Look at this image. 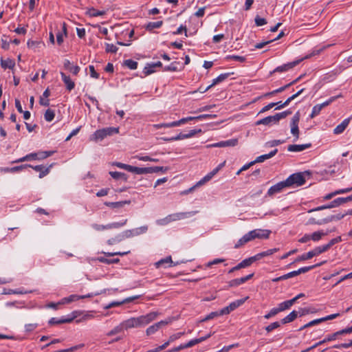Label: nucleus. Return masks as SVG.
I'll use <instances>...</instances> for the list:
<instances>
[{
  "label": "nucleus",
  "mask_w": 352,
  "mask_h": 352,
  "mask_svg": "<svg viewBox=\"0 0 352 352\" xmlns=\"http://www.w3.org/2000/svg\"><path fill=\"white\" fill-rule=\"evenodd\" d=\"M119 129L116 127H107L96 131L89 138L91 141L98 142L104 140L106 137L118 133Z\"/></svg>",
  "instance_id": "nucleus-1"
},
{
  "label": "nucleus",
  "mask_w": 352,
  "mask_h": 352,
  "mask_svg": "<svg viewBox=\"0 0 352 352\" xmlns=\"http://www.w3.org/2000/svg\"><path fill=\"white\" fill-rule=\"evenodd\" d=\"M309 172H300L292 174L289 175L285 180V183L287 187L290 186H302L306 180L305 177V175H309Z\"/></svg>",
  "instance_id": "nucleus-2"
},
{
  "label": "nucleus",
  "mask_w": 352,
  "mask_h": 352,
  "mask_svg": "<svg viewBox=\"0 0 352 352\" xmlns=\"http://www.w3.org/2000/svg\"><path fill=\"white\" fill-rule=\"evenodd\" d=\"M168 170L167 167L164 166H151V167H137V166H131L130 172L134 173L135 174L142 175V174H148V173H158L160 171L165 172Z\"/></svg>",
  "instance_id": "nucleus-3"
},
{
  "label": "nucleus",
  "mask_w": 352,
  "mask_h": 352,
  "mask_svg": "<svg viewBox=\"0 0 352 352\" xmlns=\"http://www.w3.org/2000/svg\"><path fill=\"white\" fill-rule=\"evenodd\" d=\"M158 314H159L158 312L152 311L146 315H142L139 317H137L136 320H137L138 327H144V326L149 324L150 322H151L152 321L155 320V318H157Z\"/></svg>",
  "instance_id": "nucleus-4"
},
{
  "label": "nucleus",
  "mask_w": 352,
  "mask_h": 352,
  "mask_svg": "<svg viewBox=\"0 0 352 352\" xmlns=\"http://www.w3.org/2000/svg\"><path fill=\"white\" fill-rule=\"evenodd\" d=\"M347 202H349L347 197H338V198L334 199L333 201H332L330 204H329L327 205H324V206H319L316 208L310 210L309 211V212L321 210H324V209H327V208H332L342 205Z\"/></svg>",
  "instance_id": "nucleus-5"
},
{
  "label": "nucleus",
  "mask_w": 352,
  "mask_h": 352,
  "mask_svg": "<svg viewBox=\"0 0 352 352\" xmlns=\"http://www.w3.org/2000/svg\"><path fill=\"white\" fill-rule=\"evenodd\" d=\"M322 253H324L320 246H318L312 250L305 253L300 256H298L293 263H298L300 261H305L313 258L314 256H318Z\"/></svg>",
  "instance_id": "nucleus-6"
},
{
  "label": "nucleus",
  "mask_w": 352,
  "mask_h": 352,
  "mask_svg": "<svg viewBox=\"0 0 352 352\" xmlns=\"http://www.w3.org/2000/svg\"><path fill=\"white\" fill-rule=\"evenodd\" d=\"M340 97H342V95L340 94L336 96L331 97L329 100L324 102L323 103L315 105L312 109V112L310 115V117L313 118L315 116H318L322 109V108L329 105L331 102H333Z\"/></svg>",
  "instance_id": "nucleus-7"
},
{
  "label": "nucleus",
  "mask_w": 352,
  "mask_h": 352,
  "mask_svg": "<svg viewBox=\"0 0 352 352\" xmlns=\"http://www.w3.org/2000/svg\"><path fill=\"white\" fill-rule=\"evenodd\" d=\"M300 121V113L296 112L291 120V133L294 136V140L299 138L298 122Z\"/></svg>",
  "instance_id": "nucleus-8"
},
{
  "label": "nucleus",
  "mask_w": 352,
  "mask_h": 352,
  "mask_svg": "<svg viewBox=\"0 0 352 352\" xmlns=\"http://www.w3.org/2000/svg\"><path fill=\"white\" fill-rule=\"evenodd\" d=\"M250 232L252 236V239L254 240L255 239H268L271 231L264 229H255L250 231Z\"/></svg>",
  "instance_id": "nucleus-9"
},
{
  "label": "nucleus",
  "mask_w": 352,
  "mask_h": 352,
  "mask_svg": "<svg viewBox=\"0 0 352 352\" xmlns=\"http://www.w3.org/2000/svg\"><path fill=\"white\" fill-rule=\"evenodd\" d=\"M287 187V186L285 181L280 182L269 188L267 192V195L269 197H272L274 195L280 192L285 188Z\"/></svg>",
  "instance_id": "nucleus-10"
},
{
  "label": "nucleus",
  "mask_w": 352,
  "mask_h": 352,
  "mask_svg": "<svg viewBox=\"0 0 352 352\" xmlns=\"http://www.w3.org/2000/svg\"><path fill=\"white\" fill-rule=\"evenodd\" d=\"M170 322V320H161L147 328L146 333L147 336H151L157 332L162 326L168 324Z\"/></svg>",
  "instance_id": "nucleus-11"
},
{
  "label": "nucleus",
  "mask_w": 352,
  "mask_h": 352,
  "mask_svg": "<svg viewBox=\"0 0 352 352\" xmlns=\"http://www.w3.org/2000/svg\"><path fill=\"white\" fill-rule=\"evenodd\" d=\"M41 151H38L37 153H31L30 154L26 155L25 156L19 158L16 160L12 161V164H16V163H20L23 162L25 161H32V160H41L42 158L40 155Z\"/></svg>",
  "instance_id": "nucleus-12"
},
{
  "label": "nucleus",
  "mask_w": 352,
  "mask_h": 352,
  "mask_svg": "<svg viewBox=\"0 0 352 352\" xmlns=\"http://www.w3.org/2000/svg\"><path fill=\"white\" fill-rule=\"evenodd\" d=\"M197 212V211H190V212H177L174 214H169L170 217L171 221H179L181 219L189 218L190 217L194 216Z\"/></svg>",
  "instance_id": "nucleus-13"
},
{
  "label": "nucleus",
  "mask_w": 352,
  "mask_h": 352,
  "mask_svg": "<svg viewBox=\"0 0 352 352\" xmlns=\"http://www.w3.org/2000/svg\"><path fill=\"white\" fill-rule=\"evenodd\" d=\"M347 214L348 213H346V214L338 213V214H336L334 215H330V216L327 217L326 218L318 220L317 221V223H318V225H322V224H325V223H329V222H331L333 221H339V220L342 219V218H344V216Z\"/></svg>",
  "instance_id": "nucleus-14"
},
{
  "label": "nucleus",
  "mask_w": 352,
  "mask_h": 352,
  "mask_svg": "<svg viewBox=\"0 0 352 352\" xmlns=\"http://www.w3.org/2000/svg\"><path fill=\"white\" fill-rule=\"evenodd\" d=\"M253 241L252 236L250 232L244 234L241 238H240L237 242L234 245V248L239 249L243 247L246 243L250 241Z\"/></svg>",
  "instance_id": "nucleus-15"
},
{
  "label": "nucleus",
  "mask_w": 352,
  "mask_h": 352,
  "mask_svg": "<svg viewBox=\"0 0 352 352\" xmlns=\"http://www.w3.org/2000/svg\"><path fill=\"white\" fill-rule=\"evenodd\" d=\"M300 60H295L291 63H288L286 64H284L283 65L277 67L275 69L273 70V72H271V74L275 73V72H287L290 69H292L295 66H296L298 64H299Z\"/></svg>",
  "instance_id": "nucleus-16"
},
{
  "label": "nucleus",
  "mask_w": 352,
  "mask_h": 352,
  "mask_svg": "<svg viewBox=\"0 0 352 352\" xmlns=\"http://www.w3.org/2000/svg\"><path fill=\"white\" fill-rule=\"evenodd\" d=\"M253 276H254V273H252V274H250L244 277L231 280L228 283L229 286L230 287H237L241 284L245 283L246 281L250 280Z\"/></svg>",
  "instance_id": "nucleus-17"
},
{
  "label": "nucleus",
  "mask_w": 352,
  "mask_h": 352,
  "mask_svg": "<svg viewBox=\"0 0 352 352\" xmlns=\"http://www.w3.org/2000/svg\"><path fill=\"white\" fill-rule=\"evenodd\" d=\"M53 164H50L48 167H45L43 165H36L32 166L30 168H33L34 170L39 172V178H43L46 176L49 173L50 168L52 167Z\"/></svg>",
  "instance_id": "nucleus-18"
},
{
  "label": "nucleus",
  "mask_w": 352,
  "mask_h": 352,
  "mask_svg": "<svg viewBox=\"0 0 352 352\" xmlns=\"http://www.w3.org/2000/svg\"><path fill=\"white\" fill-rule=\"evenodd\" d=\"M311 146V143L304 144H290L287 147L288 151L290 152H300Z\"/></svg>",
  "instance_id": "nucleus-19"
},
{
  "label": "nucleus",
  "mask_w": 352,
  "mask_h": 352,
  "mask_svg": "<svg viewBox=\"0 0 352 352\" xmlns=\"http://www.w3.org/2000/svg\"><path fill=\"white\" fill-rule=\"evenodd\" d=\"M278 122L276 119V116H270L267 117H265L264 118H262L256 122V125H270L272 124H278Z\"/></svg>",
  "instance_id": "nucleus-20"
},
{
  "label": "nucleus",
  "mask_w": 352,
  "mask_h": 352,
  "mask_svg": "<svg viewBox=\"0 0 352 352\" xmlns=\"http://www.w3.org/2000/svg\"><path fill=\"white\" fill-rule=\"evenodd\" d=\"M231 74L232 73H224V74H220L217 78H214L212 80V83L211 85H210L209 86H208L202 92H205V91H208L209 89H210L212 87H213L214 85L223 82V80L227 79L230 76Z\"/></svg>",
  "instance_id": "nucleus-21"
},
{
  "label": "nucleus",
  "mask_w": 352,
  "mask_h": 352,
  "mask_svg": "<svg viewBox=\"0 0 352 352\" xmlns=\"http://www.w3.org/2000/svg\"><path fill=\"white\" fill-rule=\"evenodd\" d=\"M351 120V118L344 119L340 124H338L333 130L334 134L338 135L344 132L348 126Z\"/></svg>",
  "instance_id": "nucleus-22"
},
{
  "label": "nucleus",
  "mask_w": 352,
  "mask_h": 352,
  "mask_svg": "<svg viewBox=\"0 0 352 352\" xmlns=\"http://www.w3.org/2000/svg\"><path fill=\"white\" fill-rule=\"evenodd\" d=\"M162 67V63L160 61H157V63H148L144 67L143 73L145 76H148V75L153 74V72H155V70L151 69V67Z\"/></svg>",
  "instance_id": "nucleus-23"
},
{
  "label": "nucleus",
  "mask_w": 352,
  "mask_h": 352,
  "mask_svg": "<svg viewBox=\"0 0 352 352\" xmlns=\"http://www.w3.org/2000/svg\"><path fill=\"white\" fill-rule=\"evenodd\" d=\"M60 76L63 81L66 85L67 90L71 91L75 87V83L72 80L69 76H67L64 72H60Z\"/></svg>",
  "instance_id": "nucleus-24"
},
{
  "label": "nucleus",
  "mask_w": 352,
  "mask_h": 352,
  "mask_svg": "<svg viewBox=\"0 0 352 352\" xmlns=\"http://www.w3.org/2000/svg\"><path fill=\"white\" fill-rule=\"evenodd\" d=\"M326 262H327V261H323L318 263L317 264H315L314 265L300 267L298 270H296L297 276L300 274H302V273H306L316 267H320V266L324 265V263H326Z\"/></svg>",
  "instance_id": "nucleus-25"
},
{
  "label": "nucleus",
  "mask_w": 352,
  "mask_h": 352,
  "mask_svg": "<svg viewBox=\"0 0 352 352\" xmlns=\"http://www.w3.org/2000/svg\"><path fill=\"white\" fill-rule=\"evenodd\" d=\"M121 323L124 329L138 328L136 318H131L128 320L123 321Z\"/></svg>",
  "instance_id": "nucleus-26"
},
{
  "label": "nucleus",
  "mask_w": 352,
  "mask_h": 352,
  "mask_svg": "<svg viewBox=\"0 0 352 352\" xmlns=\"http://www.w3.org/2000/svg\"><path fill=\"white\" fill-rule=\"evenodd\" d=\"M74 319V317L72 318H62L60 319H58L57 318H52L49 320V324L50 325H54V324H60L63 323H69L71 322Z\"/></svg>",
  "instance_id": "nucleus-27"
},
{
  "label": "nucleus",
  "mask_w": 352,
  "mask_h": 352,
  "mask_svg": "<svg viewBox=\"0 0 352 352\" xmlns=\"http://www.w3.org/2000/svg\"><path fill=\"white\" fill-rule=\"evenodd\" d=\"M341 335H342V333H341V330L336 331L331 335H328L322 340L319 341L318 342V344L322 345L326 342L335 340L338 338V336Z\"/></svg>",
  "instance_id": "nucleus-28"
},
{
  "label": "nucleus",
  "mask_w": 352,
  "mask_h": 352,
  "mask_svg": "<svg viewBox=\"0 0 352 352\" xmlns=\"http://www.w3.org/2000/svg\"><path fill=\"white\" fill-rule=\"evenodd\" d=\"M342 241L341 236H337L336 238H333L331 239L328 243L321 245V248L322 249L323 252H325L328 251L333 245H334L336 243H338Z\"/></svg>",
  "instance_id": "nucleus-29"
},
{
  "label": "nucleus",
  "mask_w": 352,
  "mask_h": 352,
  "mask_svg": "<svg viewBox=\"0 0 352 352\" xmlns=\"http://www.w3.org/2000/svg\"><path fill=\"white\" fill-rule=\"evenodd\" d=\"M277 152H278V149L275 148L274 150L272 151L268 154H265V155H260V156L257 157L256 158V160H254L255 164L256 163L263 162L265 160H268V159L274 157L277 153Z\"/></svg>",
  "instance_id": "nucleus-30"
},
{
  "label": "nucleus",
  "mask_w": 352,
  "mask_h": 352,
  "mask_svg": "<svg viewBox=\"0 0 352 352\" xmlns=\"http://www.w3.org/2000/svg\"><path fill=\"white\" fill-rule=\"evenodd\" d=\"M64 67L66 69H68L70 72H72L74 75H77L80 69L78 66L72 65L71 62L67 59L65 60V61H64Z\"/></svg>",
  "instance_id": "nucleus-31"
},
{
  "label": "nucleus",
  "mask_w": 352,
  "mask_h": 352,
  "mask_svg": "<svg viewBox=\"0 0 352 352\" xmlns=\"http://www.w3.org/2000/svg\"><path fill=\"white\" fill-rule=\"evenodd\" d=\"M94 295L92 294H89L85 295V296H78V295L73 294V295L69 296L67 298H65L64 299H63V300L64 302L69 303V302L76 301V300H78L80 299H83L85 298H90V297H92Z\"/></svg>",
  "instance_id": "nucleus-32"
},
{
  "label": "nucleus",
  "mask_w": 352,
  "mask_h": 352,
  "mask_svg": "<svg viewBox=\"0 0 352 352\" xmlns=\"http://www.w3.org/2000/svg\"><path fill=\"white\" fill-rule=\"evenodd\" d=\"M298 315V311L294 310L291 313H289L287 316L281 320L282 324H287L293 322Z\"/></svg>",
  "instance_id": "nucleus-33"
},
{
  "label": "nucleus",
  "mask_w": 352,
  "mask_h": 352,
  "mask_svg": "<svg viewBox=\"0 0 352 352\" xmlns=\"http://www.w3.org/2000/svg\"><path fill=\"white\" fill-rule=\"evenodd\" d=\"M1 66L4 69L7 68L12 69L15 66V61L11 58H7L6 60H4L3 58H1Z\"/></svg>",
  "instance_id": "nucleus-34"
},
{
  "label": "nucleus",
  "mask_w": 352,
  "mask_h": 352,
  "mask_svg": "<svg viewBox=\"0 0 352 352\" xmlns=\"http://www.w3.org/2000/svg\"><path fill=\"white\" fill-rule=\"evenodd\" d=\"M329 232H324L323 230H319L313 232L310 234L311 240L314 241H319L323 236H325L328 234Z\"/></svg>",
  "instance_id": "nucleus-35"
},
{
  "label": "nucleus",
  "mask_w": 352,
  "mask_h": 352,
  "mask_svg": "<svg viewBox=\"0 0 352 352\" xmlns=\"http://www.w3.org/2000/svg\"><path fill=\"white\" fill-rule=\"evenodd\" d=\"M131 201H116V202H105L104 205L109 207H111L112 208H122L126 204H130Z\"/></svg>",
  "instance_id": "nucleus-36"
},
{
  "label": "nucleus",
  "mask_w": 352,
  "mask_h": 352,
  "mask_svg": "<svg viewBox=\"0 0 352 352\" xmlns=\"http://www.w3.org/2000/svg\"><path fill=\"white\" fill-rule=\"evenodd\" d=\"M278 250V248L270 249V250H267V251L260 252V253L256 254L255 256L256 257L257 261H258L265 256H267L273 254L274 253L276 252Z\"/></svg>",
  "instance_id": "nucleus-37"
},
{
  "label": "nucleus",
  "mask_w": 352,
  "mask_h": 352,
  "mask_svg": "<svg viewBox=\"0 0 352 352\" xmlns=\"http://www.w3.org/2000/svg\"><path fill=\"white\" fill-rule=\"evenodd\" d=\"M349 190H347V189H340V190H335L334 192H332L331 193H329V194L326 195L324 197V200H329V199H332L334 196H336L337 195L349 192Z\"/></svg>",
  "instance_id": "nucleus-38"
},
{
  "label": "nucleus",
  "mask_w": 352,
  "mask_h": 352,
  "mask_svg": "<svg viewBox=\"0 0 352 352\" xmlns=\"http://www.w3.org/2000/svg\"><path fill=\"white\" fill-rule=\"evenodd\" d=\"M109 175L115 179H123L126 182L128 179L127 175L121 172L110 171Z\"/></svg>",
  "instance_id": "nucleus-39"
},
{
  "label": "nucleus",
  "mask_w": 352,
  "mask_h": 352,
  "mask_svg": "<svg viewBox=\"0 0 352 352\" xmlns=\"http://www.w3.org/2000/svg\"><path fill=\"white\" fill-rule=\"evenodd\" d=\"M105 13L106 12L104 10H97L94 8H89L87 12V14L92 17L102 16L105 14Z\"/></svg>",
  "instance_id": "nucleus-40"
},
{
  "label": "nucleus",
  "mask_w": 352,
  "mask_h": 352,
  "mask_svg": "<svg viewBox=\"0 0 352 352\" xmlns=\"http://www.w3.org/2000/svg\"><path fill=\"white\" fill-rule=\"evenodd\" d=\"M131 230L132 232L133 236H135L146 233L148 230V226H142L140 228L131 229Z\"/></svg>",
  "instance_id": "nucleus-41"
},
{
  "label": "nucleus",
  "mask_w": 352,
  "mask_h": 352,
  "mask_svg": "<svg viewBox=\"0 0 352 352\" xmlns=\"http://www.w3.org/2000/svg\"><path fill=\"white\" fill-rule=\"evenodd\" d=\"M248 297H246L245 298L239 299V300H235L234 302H232L228 305L229 308H230V310H231L232 311L234 309H236L237 307H239L241 305H242L245 302V300L248 299Z\"/></svg>",
  "instance_id": "nucleus-42"
},
{
  "label": "nucleus",
  "mask_w": 352,
  "mask_h": 352,
  "mask_svg": "<svg viewBox=\"0 0 352 352\" xmlns=\"http://www.w3.org/2000/svg\"><path fill=\"white\" fill-rule=\"evenodd\" d=\"M128 221L127 219H124L122 221L120 222H113L107 224V228L109 229H113V228H120L126 224Z\"/></svg>",
  "instance_id": "nucleus-43"
},
{
  "label": "nucleus",
  "mask_w": 352,
  "mask_h": 352,
  "mask_svg": "<svg viewBox=\"0 0 352 352\" xmlns=\"http://www.w3.org/2000/svg\"><path fill=\"white\" fill-rule=\"evenodd\" d=\"M213 177L210 175V173H208L205 177H204L200 181H199L197 184L190 188L188 190L191 191L193 188H195L196 186H200L206 182H209Z\"/></svg>",
  "instance_id": "nucleus-44"
},
{
  "label": "nucleus",
  "mask_w": 352,
  "mask_h": 352,
  "mask_svg": "<svg viewBox=\"0 0 352 352\" xmlns=\"http://www.w3.org/2000/svg\"><path fill=\"white\" fill-rule=\"evenodd\" d=\"M163 24V21H155V22H149L146 26V29L148 31H151L153 30V29L155 28H160Z\"/></svg>",
  "instance_id": "nucleus-45"
},
{
  "label": "nucleus",
  "mask_w": 352,
  "mask_h": 352,
  "mask_svg": "<svg viewBox=\"0 0 352 352\" xmlns=\"http://www.w3.org/2000/svg\"><path fill=\"white\" fill-rule=\"evenodd\" d=\"M187 138H188L187 133H179L176 136L164 138V140L168 141V142H173V141L187 139Z\"/></svg>",
  "instance_id": "nucleus-46"
},
{
  "label": "nucleus",
  "mask_w": 352,
  "mask_h": 352,
  "mask_svg": "<svg viewBox=\"0 0 352 352\" xmlns=\"http://www.w3.org/2000/svg\"><path fill=\"white\" fill-rule=\"evenodd\" d=\"M122 241H123V236H122L121 233H120V234H117L116 236L109 239L107 241V243L109 245H112L120 243Z\"/></svg>",
  "instance_id": "nucleus-47"
},
{
  "label": "nucleus",
  "mask_w": 352,
  "mask_h": 352,
  "mask_svg": "<svg viewBox=\"0 0 352 352\" xmlns=\"http://www.w3.org/2000/svg\"><path fill=\"white\" fill-rule=\"evenodd\" d=\"M172 263H173V261H172L171 256H169L157 261L155 265L157 267H160L165 264L171 265Z\"/></svg>",
  "instance_id": "nucleus-48"
},
{
  "label": "nucleus",
  "mask_w": 352,
  "mask_h": 352,
  "mask_svg": "<svg viewBox=\"0 0 352 352\" xmlns=\"http://www.w3.org/2000/svg\"><path fill=\"white\" fill-rule=\"evenodd\" d=\"M124 328L122 325V323H120L119 325L115 327L113 329H111L110 331H109L107 333V336H112L113 335L118 334L119 333H121L123 331Z\"/></svg>",
  "instance_id": "nucleus-49"
},
{
  "label": "nucleus",
  "mask_w": 352,
  "mask_h": 352,
  "mask_svg": "<svg viewBox=\"0 0 352 352\" xmlns=\"http://www.w3.org/2000/svg\"><path fill=\"white\" fill-rule=\"evenodd\" d=\"M55 117V113L53 110L48 109L46 110L44 114V118L47 122H51Z\"/></svg>",
  "instance_id": "nucleus-50"
},
{
  "label": "nucleus",
  "mask_w": 352,
  "mask_h": 352,
  "mask_svg": "<svg viewBox=\"0 0 352 352\" xmlns=\"http://www.w3.org/2000/svg\"><path fill=\"white\" fill-rule=\"evenodd\" d=\"M124 65L130 69H135L138 67V62L131 59L124 60Z\"/></svg>",
  "instance_id": "nucleus-51"
},
{
  "label": "nucleus",
  "mask_w": 352,
  "mask_h": 352,
  "mask_svg": "<svg viewBox=\"0 0 352 352\" xmlns=\"http://www.w3.org/2000/svg\"><path fill=\"white\" fill-rule=\"evenodd\" d=\"M98 260L103 263L105 264H113V263H118L120 261L119 258H113V259H109L102 256L98 257Z\"/></svg>",
  "instance_id": "nucleus-52"
},
{
  "label": "nucleus",
  "mask_w": 352,
  "mask_h": 352,
  "mask_svg": "<svg viewBox=\"0 0 352 352\" xmlns=\"http://www.w3.org/2000/svg\"><path fill=\"white\" fill-rule=\"evenodd\" d=\"M322 322V320H320V318H318V319H316V320H314L307 324H305V325L302 326L299 329L298 331H302L303 329H306V328H308V327H312V326H314V325H316V324H318Z\"/></svg>",
  "instance_id": "nucleus-53"
},
{
  "label": "nucleus",
  "mask_w": 352,
  "mask_h": 352,
  "mask_svg": "<svg viewBox=\"0 0 352 352\" xmlns=\"http://www.w3.org/2000/svg\"><path fill=\"white\" fill-rule=\"evenodd\" d=\"M256 261H257V259H256V256L254 255L253 256H251V257H249L248 258L243 260L241 262H242L244 267H247L250 266L254 262H256Z\"/></svg>",
  "instance_id": "nucleus-54"
},
{
  "label": "nucleus",
  "mask_w": 352,
  "mask_h": 352,
  "mask_svg": "<svg viewBox=\"0 0 352 352\" xmlns=\"http://www.w3.org/2000/svg\"><path fill=\"white\" fill-rule=\"evenodd\" d=\"M118 48L113 44L105 43V52L107 53H116Z\"/></svg>",
  "instance_id": "nucleus-55"
},
{
  "label": "nucleus",
  "mask_w": 352,
  "mask_h": 352,
  "mask_svg": "<svg viewBox=\"0 0 352 352\" xmlns=\"http://www.w3.org/2000/svg\"><path fill=\"white\" fill-rule=\"evenodd\" d=\"M217 316H220L219 312V311H212V312L210 313L208 315H207L200 322H206V321L213 319L214 318L217 317Z\"/></svg>",
  "instance_id": "nucleus-56"
},
{
  "label": "nucleus",
  "mask_w": 352,
  "mask_h": 352,
  "mask_svg": "<svg viewBox=\"0 0 352 352\" xmlns=\"http://www.w3.org/2000/svg\"><path fill=\"white\" fill-rule=\"evenodd\" d=\"M226 59H227V60L232 59V60H234L236 61H239L241 63H243L246 60L245 57L241 56H236V55H228L226 57Z\"/></svg>",
  "instance_id": "nucleus-57"
},
{
  "label": "nucleus",
  "mask_w": 352,
  "mask_h": 352,
  "mask_svg": "<svg viewBox=\"0 0 352 352\" xmlns=\"http://www.w3.org/2000/svg\"><path fill=\"white\" fill-rule=\"evenodd\" d=\"M292 111L289 110H287L280 113H278L275 114L278 122H279L281 119L286 118L287 116L290 115Z\"/></svg>",
  "instance_id": "nucleus-58"
},
{
  "label": "nucleus",
  "mask_w": 352,
  "mask_h": 352,
  "mask_svg": "<svg viewBox=\"0 0 352 352\" xmlns=\"http://www.w3.org/2000/svg\"><path fill=\"white\" fill-rule=\"evenodd\" d=\"M171 222L170 215H168L165 218L157 220L156 223L159 226H165Z\"/></svg>",
  "instance_id": "nucleus-59"
},
{
  "label": "nucleus",
  "mask_w": 352,
  "mask_h": 352,
  "mask_svg": "<svg viewBox=\"0 0 352 352\" xmlns=\"http://www.w3.org/2000/svg\"><path fill=\"white\" fill-rule=\"evenodd\" d=\"M38 327V324L36 323H30L25 324V331L26 332H32L34 331Z\"/></svg>",
  "instance_id": "nucleus-60"
},
{
  "label": "nucleus",
  "mask_w": 352,
  "mask_h": 352,
  "mask_svg": "<svg viewBox=\"0 0 352 352\" xmlns=\"http://www.w3.org/2000/svg\"><path fill=\"white\" fill-rule=\"evenodd\" d=\"M279 313V310L278 309L277 307L276 308H273L270 310V311L269 313H267V314H265L264 316V318L265 319H270V318L276 316V314H278Z\"/></svg>",
  "instance_id": "nucleus-61"
},
{
  "label": "nucleus",
  "mask_w": 352,
  "mask_h": 352,
  "mask_svg": "<svg viewBox=\"0 0 352 352\" xmlns=\"http://www.w3.org/2000/svg\"><path fill=\"white\" fill-rule=\"evenodd\" d=\"M280 327V322H272L271 323L270 325L267 326L265 327V330L267 331V332H271L272 331H273L274 329H277Z\"/></svg>",
  "instance_id": "nucleus-62"
},
{
  "label": "nucleus",
  "mask_w": 352,
  "mask_h": 352,
  "mask_svg": "<svg viewBox=\"0 0 352 352\" xmlns=\"http://www.w3.org/2000/svg\"><path fill=\"white\" fill-rule=\"evenodd\" d=\"M255 24L257 26H261L267 23V21L264 18H261L259 16H256L254 19Z\"/></svg>",
  "instance_id": "nucleus-63"
},
{
  "label": "nucleus",
  "mask_w": 352,
  "mask_h": 352,
  "mask_svg": "<svg viewBox=\"0 0 352 352\" xmlns=\"http://www.w3.org/2000/svg\"><path fill=\"white\" fill-rule=\"evenodd\" d=\"M278 309L279 310V312L283 311L285 310L289 309L290 308L289 304L287 303V300L278 304Z\"/></svg>",
  "instance_id": "nucleus-64"
}]
</instances>
